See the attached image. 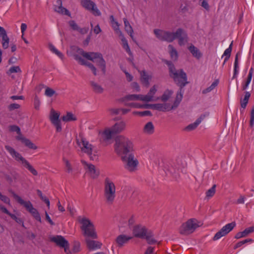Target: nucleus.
Listing matches in <instances>:
<instances>
[{"instance_id": "obj_1", "label": "nucleus", "mask_w": 254, "mask_h": 254, "mask_svg": "<svg viewBox=\"0 0 254 254\" xmlns=\"http://www.w3.org/2000/svg\"><path fill=\"white\" fill-rule=\"evenodd\" d=\"M164 62L169 67L170 76L172 78L174 82L180 87L176 95L181 94L182 99L184 94V90L183 88L189 83L187 81V74L182 69H177L171 62L164 60Z\"/></svg>"}, {"instance_id": "obj_2", "label": "nucleus", "mask_w": 254, "mask_h": 254, "mask_svg": "<svg viewBox=\"0 0 254 254\" xmlns=\"http://www.w3.org/2000/svg\"><path fill=\"white\" fill-rule=\"evenodd\" d=\"M71 49L75 54L82 56L88 60L95 63L96 65L101 69L103 73L106 72V64L103 59L102 55L99 53L85 52L82 49L77 47H72Z\"/></svg>"}, {"instance_id": "obj_3", "label": "nucleus", "mask_w": 254, "mask_h": 254, "mask_svg": "<svg viewBox=\"0 0 254 254\" xmlns=\"http://www.w3.org/2000/svg\"><path fill=\"white\" fill-rule=\"evenodd\" d=\"M132 143L127 137L119 135L115 139L114 145L115 152L119 156L122 157L129 153L132 150Z\"/></svg>"}, {"instance_id": "obj_4", "label": "nucleus", "mask_w": 254, "mask_h": 254, "mask_svg": "<svg viewBox=\"0 0 254 254\" xmlns=\"http://www.w3.org/2000/svg\"><path fill=\"white\" fill-rule=\"evenodd\" d=\"M103 195L107 204H113L116 196V187L113 181L109 177L105 178L104 180Z\"/></svg>"}, {"instance_id": "obj_5", "label": "nucleus", "mask_w": 254, "mask_h": 254, "mask_svg": "<svg viewBox=\"0 0 254 254\" xmlns=\"http://www.w3.org/2000/svg\"><path fill=\"white\" fill-rule=\"evenodd\" d=\"M76 143L82 152L86 154L91 160L96 161L98 159V151L85 138H82L80 141L76 139Z\"/></svg>"}, {"instance_id": "obj_6", "label": "nucleus", "mask_w": 254, "mask_h": 254, "mask_svg": "<svg viewBox=\"0 0 254 254\" xmlns=\"http://www.w3.org/2000/svg\"><path fill=\"white\" fill-rule=\"evenodd\" d=\"M5 149L10 154L15 161L21 163L24 167L28 169L34 176L38 175V172L19 152H17L13 147L5 145Z\"/></svg>"}, {"instance_id": "obj_7", "label": "nucleus", "mask_w": 254, "mask_h": 254, "mask_svg": "<svg viewBox=\"0 0 254 254\" xmlns=\"http://www.w3.org/2000/svg\"><path fill=\"white\" fill-rule=\"evenodd\" d=\"M125 169L129 173H134L138 170L139 162L137 157L131 152L120 157Z\"/></svg>"}, {"instance_id": "obj_8", "label": "nucleus", "mask_w": 254, "mask_h": 254, "mask_svg": "<svg viewBox=\"0 0 254 254\" xmlns=\"http://www.w3.org/2000/svg\"><path fill=\"white\" fill-rule=\"evenodd\" d=\"M14 198L21 205L25 207L26 210L31 214L32 216L38 221L41 222V218L37 210L33 207L32 204L30 201H24L21 197L16 194L14 192L11 191Z\"/></svg>"}, {"instance_id": "obj_9", "label": "nucleus", "mask_w": 254, "mask_h": 254, "mask_svg": "<svg viewBox=\"0 0 254 254\" xmlns=\"http://www.w3.org/2000/svg\"><path fill=\"white\" fill-rule=\"evenodd\" d=\"M199 226L197 220L190 219L182 224L179 231L181 235L187 236L192 233Z\"/></svg>"}, {"instance_id": "obj_10", "label": "nucleus", "mask_w": 254, "mask_h": 254, "mask_svg": "<svg viewBox=\"0 0 254 254\" xmlns=\"http://www.w3.org/2000/svg\"><path fill=\"white\" fill-rule=\"evenodd\" d=\"M182 101V95H176L175 100L172 106L169 103L155 104L152 105L154 109L160 111L166 112L177 108Z\"/></svg>"}, {"instance_id": "obj_11", "label": "nucleus", "mask_w": 254, "mask_h": 254, "mask_svg": "<svg viewBox=\"0 0 254 254\" xmlns=\"http://www.w3.org/2000/svg\"><path fill=\"white\" fill-rule=\"evenodd\" d=\"M153 32L156 38L161 41L170 43L175 40V32L159 29H155Z\"/></svg>"}, {"instance_id": "obj_12", "label": "nucleus", "mask_w": 254, "mask_h": 254, "mask_svg": "<svg viewBox=\"0 0 254 254\" xmlns=\"http://www.w3.org/2000/svg\"><path fill=\"white\" fill-rule=\"evenodd\" d=\"M81 163L83 166L86 173L91 178L93 179L98 178L100 175V171L99 169L97 168L93 164L87 163L85 160H81Z\"/></svg>"}, {"instance_id": "obj_13", "label": "nucleus", "mask_w": 254, "mask_h": 254, "mask_svg": "<svg viewBox=\"0 0 254 254\" xmlns=\"http://www.w3.org/2000/svg\"><path fill=\"white\" fill-rule=\"evenodd\" d=\"M60 113L54 109H51L49 114V119L52 125L55 127L57 132H61L62 127L60 119Z\"/></svg>"}, {"instance_id": "obj_14", "label": "nucleus", "mask_w": 254, "mask_h": 254, "mask_svg": "<svg viewBox=\"0 0 254 254\" xmlns=\"http://www.w3.org/2000/svg\"><path fill=\"white\" fill-rule=\"evenodd\" d=\"M236 225V224L235 222L226 224L215 234L213 238V240L215 241L221 237L225 236L234 228Z\"/></svg>"}, {"instance_id": "obj_15", "label": "nucleus", "mask_w": 254, "mask_h": 254, "mask_svg": "<svg viewBox=\"0 0 254 254\" xmlns=\"http://www.w3.org/2000/svg\"><path fill=\"white\" fill-rule=\"evenodd\" d=\"M81 5L90 11L95 16H100L101 13L96 6V4L91 0H81Z\"/></svg>"}, {"instance_id": "obj_16", "label": "nucleus", "mask_w": 254, "mask_h": 254, "mask_svg": "<svg viewBox=\"0 0 254 254\" xmlns=\"http://www.w3.org/2000/svg\"><path fill=\"white\" fill-rule=\"evenodd\" d=\"M149 231L145 226L138 224L135 225L132 229V234L136 238L143 239Z\"/></svg>"}, {"instance_id": "obj_17", "label": "nucleus", "mask_w": 254, "mask_h": 254, "mask_svg": "<svg viewBox=\"0 0 254 254\" xmlns=\"http://www.w3.org/2000/svg\"><path fill=\"white\" fill-rule=\"evenodd\" d=\"M176 39H178V43L180 46L185 45L188 42L187 34L182 28H178L175 32V40Z\"/></svg>"}, {"instance_id": "obj_18", "label": "nucleus", "mask_w": 254, "mask_h": 254, "mask_svg": "<svg viewBox=\"0 0 254 254\" xmlns=\"http://www.w3.org/2000/svg\"><path fill=\"white\" fill-rule=\"evenodd\" d=\"M73 57L74 59L77 61L79 64L81 65H84L88 67L92 71L94 75H97V69L95 66L91 63L84 60L79 55L77 54L74 53Z\"/></svg>"}, {"instance_id": "obj_19", "label": "nucleus", "mask_w": 254, "mask_h": 254, "mask_svg": "<svg viewBox=\"0 0 254 254\" xmlns=\"http://www.w3.org/2000/svg\"><path fill=\"white\" fill-rule=\"evenodd\" d=\"M85 242L87 249L90 251H94L101 248L102 243L94 240L91 238H85Z\"/></svg>"}, {"instance_id": "obj_20", "label": "nucleus", "mask_w": 254, "mask_h": 254, "mask_svg": "<svg viewBox=\"0 0 254 254\" xmlns=\"http://www.w3.org/2000/svg\"><path fill=\"white\" fill-rule=\"evenodd\" d=\"M0 37H1L2 47L4 49H6L9 47V38L7 36L5 30L0 26Z\"/></svg>"}, {"instance_id": "obj_21", "label": "nucleus", "mask_w": 254, "mask_h": 254, "mask_svg": "<svg viewBox=\"0 0 254 254\" xmlns=\"http://www.w3.org/2000/svg\"><path fill=\"white\" fill-rule=\"evenodd\" d=\"M82 231L85 238H91L92 239H96L98 238V235L94 225H92V227L91 226Z\"/></svg>"}, {"instance_id": "obj_22", "label": "nucleus", "mask_w": 254, "mask_h": 254, "mask_svg": "<svg viewBox=\"0 0 254 254\" xmlns=\"http://www.w3.org/2000/svg\"><path fill=\"white\" fill-rule=\"evenodd\" d=\"M50 240L56 243V245L59 246L61 248H63L66 244H67L68 241L66 240L64 237L57 235L54 237H52L50 238Z\"/></svg>"}, {"instance_id": "obj_23", "label": "nucleus", "mask_w": 254, "mask_h": 254, "mask_svg": "<svg viewBox=\"0 0 254 254\" xmlns=\"http://www.w3.org/2000/svg\"><path fill=\"white\" fill-rule=\"evenodd\" d=\"M126 127V123L124 121H121L116 123L111 127L114 133H119L124 131Z\"/></svg>"}, {"instance_id": "obj_24", "label": "nucleus", "mask_w": 254, "mask_h": 254, "mask_svg": "<svg viewBox=\"0 0 254 254\" xmlns=\"http://www.w3.org/2000/svg\"><path fill=\"white\" fill-rule=\"evenodd\" d=\"M143 133L147 135H150L154 133L155 127L151 122H148L144 125L142 129Z\"/></svg>"}, {"instance_id": "obj_25", "label": "nucleus", "mask_w": 254, "mask_h": 254, "mask_svg": "<svg viewBox=\"0 0 254 254\" xmlns=\"http://www.w3.org/2000/svg\"><path fill=\"white\" fill-rule=\"evenodd\" d=\"M207 116H208L207 114L201 115L194 123L188 125L186 127L185 129L187 131H190L194 129Z\"/></svg>"}, {"instance_id": "obj_26", "label": "nucleus", "mask_w": 254, "mask_h": 254, "mask_svg": "<svg viewBox=\"0 0 254 254\" xmlns=\"http://www.w3.org/2000/svg\"><path fill=\"white\" fill-rule=\"evenodd\" d=\"M57 2L58 5L55 6V8H54L55 11L61 14L69 16L70 15L69 11L66 8L63 7L62 1V0H57Z\"/></svg>"}, {"instance_id": "obj_27", "label": "nucleus", "mask_w": 254, "mask_h": 254, "mask_svg": "<svg viewBox=\"0 0 254 254\" xmlns=\"http://www.w3.org/2000/svg\"><path fill=\"white\" fill-rule=\"evenodd\" d=\"M147 98H145L144 95L141 94H131L126 96L124 100L127 101H142L146 102V99Z\"/></svg>"}, {"instance_id": "obj_28", "label": "nucleus", "mask_w": 254, "mask_h": 254, "mask_svg": "<svg viewBox=\"0 0 254 254\" xmlns=\"http://www.w3.org/2000/svg\"><path fill=\"white\" fill-rule=\"evenodd\" d=\"M131 238V237H128L125 235H120L117 237L116 242L119 247H122Z\"/></svg>"}, {"instance_id": "obj_29", "label": "nucleus", "mask_w": 254, "mask_h": 254, "mask_svg": "<svg viewBox=\"0 0 254 254\" xmlns=\"http://www.w3.org/2000/svg\"><path fill=\"white\" fill-rule=\"evenodd\" d=\"M114 133L112 129L110 128H106L103 131L100 132L102 139L105 141L110 140L112 137V135Z\"/></svg>"}, {"instance_id": "obj_30", "label": "nucleus", "mask_w": 254, "mask_h": 254, "mask_svg": "<svg viewBox=\"0 0 254 254\" xmlns=\"http://www.w3.org/2000/svg\"><path fill=\"white\" fill-rule=\"evenodd\" d=\"M78 221L82 224L81 229L82 231L94 225L88 218L86 217L79 218Z\"/></svg>"}, {"instance_id": "obj_31", "label": "nucleus", "mask_w": 254, "mask_h": 254, "mask_svg": "<svg viewBox=\"0 0 254 254\" xmlns=\"http://www.w3.org/2000/svg\"><path fill=\"white\" fill-rule=\"evenodd\" d=\"M90 84L91 89L94 93L96 94H102L103 93L104 89L100 84L93 81H90Z\"/></svg>"}, {"instance_id": "obj_32", "label": "nucleus", "mask_w": 254, "mask_h": 254, "mask_svg": "<svg viewBox=\"0 0 254 254\" xmlns=\"http://www.w3.org/2000/svg\"><path fill=\"white\" fill-rule=\"evenodd\" d=\"M254 231V228L253 227L248 228L242 232L237 233L235 236V238L239 239L243 237H245Z\"/></svg>"}, {"instance_id": "obj_33", "label": "nucleus", "mask_w": 254, "mask_h": 254, "mask_svg": "<svg viewBox=\"0 0 254 254\" xmlns=\"http://www.w3.org/2000/svg\"><path fill=\"white\" fill-rule=\"evenodd\" d=\"M140 74L142 84L144 86L148 87L149 85V80L151 78V75L147 74L145 71H141Z\"/></svg>"}, {"instance_id": "obj_34", "label": "nucleus", "mask_w": 254, "mask_h": 254, "mask_svg": "<svg viewBox=\"0 0 254 254\" xmlns=\"http://www.w3.org/2000/svg\"><path fill=\"white\" fill-rule=\"evenodd\" d=\"M188 49L193 57L198 59L201 57L202 54L199 49L193 45H191Z\"/></svg>"}, {"instance_id": "obj_35", "label": "nucleus", "mask_w": 254, "mask_h": 254, "mask_svg": "<svg viewBox=\"0 0 254 254\" xmlns=\"http://www.w3.org/2000/svg\"><path fill=\"white\" fill-rule=\"evenodd\" d=\"M124 24H125V31L130 35V37L133 39V31L132 29V27L131 26L130 24H129V22L127 20V18H124L123 19Z\"/></svg>"}, {"instance_id": "obj_36", "label": "nucleus", "mask_w": 254, "mask_h": 254, "mask_svg": "<svg viewBox=\"0 0 254 254\" xmlns=\"http://www.w3.org/2000/svg\"><path fill=\"white\" fill-rule=\"evenodd\" d=\"M252 74H253V68H251L249 71V73L248 77L246 79V80L242 84V90L245 91L248 88L249 85L250 84L251 81L252 80Z\"/></svg>"}, {"instance_id": "obj_37", "label": "nucleus", "mask_w": 254, "mask_h": 254, "mask_svg": "<svg viewBox=\"0 0 254 254\" xmlns=\"http://www.w3.org/2000/svg\"><path fill=\"white\" fill-rule=\"evenodd\" d=\"M62 120L65 122L75 121L77 120L76 116L71 112H67L62 117Z\"/></svg>"}, {"instance_id": "obj_38", "label": "nucleus", "mask_w": 254, "mask_h": 254, "mask_svg": "<svg viewBox=\"0 0 254 254\" xmlns=\"http://www.w3.org/2000/svg\"><path fill=\"white\" fill-rule=\"evenodd\" d=\"M157 91V87L155 85H154L151 88L149 92L147 95H144L145 98H147L146 99V102H150L153 100L154 95Z\"/></svg>"}, {"instance_id": "obj_39", "label": "nucleus", "mask_w": 254, "mask_h": 254, "mask_svg": "<svg viewBox=\"0 0 254 254\" xmlns=\"http://www.w3.org/2000/svg\"><path fill=\"white\" fill-rule=\"evenodd\" d=\"M174 92L171 90H166L160 97L162 101L165 102L169 100L171 98Z\"/></svg>"}, {"instance_id": "obj_40", "label": "nucleus", "mask_w": 254, "mask_h": 254, "mask_svg": "<svg viewBox=\"0 0 254 254\" xmlns=\"http://www.w3.org/2000/svg\"><path fill=\"white\" fill-rule=\"evenodd\" d=\"M251 93L250 92H245V96L244 98L241 99V106L242 108L244 109L246 108Z\"/></svg>"}, {"instance_id": "obj_41", "label": "nucleus", "mask_w": 254, "mask_h": 254, "mask_svg": "<svg viewBox=\"0 0 254 254\" xmlns=\"http://www.w3.org/2000/svg\"><path fill=\"white\" fill-rule=\"evenodd\" d=\"M168 48L171 59L174 61H176L178 57L177 51L172 45H169Z\"/></svg>"}, {"instance_id": "obj_42", "label": "nucleus", "mask_w": 254, "mask_h": 254, "mask_svg": "<svg viewBox=\"0 0 254 254\" xmlns=\"http://www.w3.org/2000/svg\"><path fill=\"white\" fill-rule=\"evenodd\" d=\"M232 45L233 43L232 42L230 45L229 47L225 50L223 55L222 56V58H223V57H225L223 64L225 63V62L229 59L231 56V53L232 49Z\"/></svg>"}, {"instance_id": "obj_43", "label": "nucleus", "mask_w": 254, "mask_h": 254, "mask_svg": "<svg viewBox=\"0 0 254 254\" xmlns=\"http://www.w3.org/2000/svg\"><path fill=\"white\" fill-rule=\"evenodd\" d=\"M218 80H215L209 87L202 90V93L205 94L210 92L218 85Z\"/></svg>"}, {"instance_id": "obj_44", "label": "nucleus", "mask_w": 254, "mask_h": 254, "mask_svg": "<svg viewBox=\"0 0 254 254\" xmlns=\"http://www.w3.org/2000/svg\"><path fill=\"white\" fill-rule=\"evenodd\" d=\"M121 40L122 41V45L123 48L129 55H131V52L126 39L125 37H123V38L121 39Z\"/></svg>"}, {"instance_id": "obj_45", "label": "nucleus", "mask_w": 254, "mask_h": 254, "mask_svg": "<svg viewBox=\"0 0 254 254\" xmlns=\"http://www.w3.org/2000/svg\"><path fill=\"white\" fill-rule=\"evenodd\" d=\"M144 239H145L148 244L150 245L156 243V241L153 238L152 233L150 231L147 233V235L145 236Z\"/></svg>"}, {"instance_id": "obj_46", "label": "nucleus", "mask_w": 254, "mask_h": 254, "mask_svg": "<svg viewBox=\"0 0 254 254\" xmlns=\"http://www.w3.org/2000/svg\"><path fill=\"white\" fill-rule=\"evenodd\" d=\"M21 70L19 66H12L6 72V74L10 75L13 73H21Z\"/></svg>"}, {"instance_id": "obj_47", "label": "nucleus", "mask_w": 254, "mask_h": 254, "mask_svg": "<svg viewBox=\"0 0 254 254\" xmlns=\"http://www.w3.org/2000/svg\"><path fill=\"white\" fill-rule=\"evenodd\" d=\"M215 188L216 185H214L210 189L206 191V198L209 199L214 195L216 191Z\"/></svg>"}, {"instance_id": "obj_48", "label": "nucleus", "mask_w": 254, "mask_h": 254, "mask_svg": "<svg viewBox=\"0 0 254 254\" xmlns=\"http://www.w3.org/2000/svg\"><path fill=\"white\" fill-rule=\"evenodd\" d=\"M49 49L54 53L56 54L58 57H59L61 59H63L64 57V55L59 51L52 44H49Z\"/></svg>"}, {"instance_id": "obj_49", "label": "nucleus", "mask_w": 254, "mask_h": 254, "mask_svg": "<svg viewBox=\"0 0 254 254\" xmlns=\"http://www.w3.org/2000/svg\"><path fill=\"white\" fill-rule=\"evenodd\" d=\"M63 161L64 162V163H65L66 171L68 173H71L73 171V168L72 167L71 163L69 162V161L67 159H66L64 158H63Z\"/></svg>"}, {"instance_id": "obj_50", "label": "nucleus", "mask_w": 254, "mask_h": 254, "mask_svg": "<svg viewBox=\"0 0 254 254\" xmlns=\"http://www.w3.org/2000/svg\"><path fill=\"white\" fill-rule=\"evenodd\" d=\"M23 143L26 146L28 147L30 149L36 150L38 148L36 145H35L33 142H32L29 139L27 138L24 140Z\"/></svg>"}, {"instance_id": "obj_51", "label": "nucleus", "mask_w": 254, "mask_h": 254, "mask_svg": "<svg viewBox=\"0 0 254 254\" xmlns=\"http://www.w3.org/2000/svg\"><path fill=\"white\" fill-rule=\"evenodd\" d=\"M110 19H111V24H112V26L113 28L114 29V30H117V29L120 28H119L120 25H119V23L117 21H115V20L114 18V16L113 15H111L110 16Z\"/></svg>"}, {"instance_id": "obj_52", "label": "nucleus", "mask_w": 254, "mask_h": 254, "mask_svg": "<svg viewBox=\"0 0 254 254\" xmlns=\"http://www.w3.org/2000/svg\"><path fill=\"white\" fill-rule=\"evenodd\" d=\"M56 93V92L55 90H54L53 89L50 88V87H47L45 90V94L46 96L51 97L53 96Z\"/></svg>"}, {"instance_id": "obj_53", "label": "nucleus", "mask_w": 254, "mask_h": 254, "mask_svg": "<svg viewBox=\"0 0 254 254\" xmlns=\"http://www.w3.org/2000/svg\"><path fill=\"white\" fill-rule=\"evenodd\" d=\"M133 114L138 115L140 116H151V113L149 111H142V112H133Z\"/></svg>"}, {"instance_id": "obj_54", "label": "nucleus", "mask_w": 254, "mask_h": 254, "mask_svg": "<svg viewBox=\"0 0 254 254\" xmlns=\"http://www.w3.org/2000/svg\"><path fill=\"white\" fill-rule=\"evenodd\" d=\"M10 217L13 220H14L17 223L22 224V226H24V223L23 220L19 217H17L16 215L11 214L10 215Z\"/></svg>"}, {"instance_id": "obj_55", "label": "nucleus", "mask_w": 254, "mask_h": 254, "mask_svg": "<svg viewBox=\"0 0 254 254\" xmlns=\"http://www.w3.org/2000/svg\"><path fill=\"white\" fill-rule=\"evenodd\" d=\"M0 200L4 203L10 205V199L6 195H3L0 192Z\"/></svg>"}, {"instance_id": "obj_56", "label": "nucleus", "mask_w": 254, "mask_h": 254, "mask_svg": "<svg viewBox=\"0 0 254 254\" xmlns=\"http://www.w3.org/2000/svg\"><path fill=\"white\" fill-rule=\"evenodd\" d=\"M128 106L136 108H146L148 105H141L138 103H130Z\"/></svg>"}, {"instance_id": "obj_57", "label": "nucleus", "mask_w": 254, "mask_h": 254, "mask_svg": "<svg viewBox=\"0 0 254 254\" xmlns=\"http://www.w3.org/2000/svg\"><path fill=\"white\" fill-rule=\"evenodd\" d=\"M40 103V101L39 98L37 96H36L34 98V108L36 110H38L39 109Z\"/></svg>"}, {"instance_id": "obj_58", "label": "nucleus", "mask_w": 254, "mask_h": 254, "mask_svg": "<svg viewBox=\"0 0 254 254\" xmlns=\"http://www.w3.org/2000/svg\"><path fill=\"white\" fill-rule=\"evenodd\" d=\"M8 109L9 111H12L15 109H18L20 108V105L18 104L13 103L8 106Z\"/></svg>"}, {"instance_id": "obj_59", "label": "nucleus", "mask_w": 254, "mask_h": 254, "mask_svg": "<svg viewBox=\"0 0 254 254\" xmlns=\"http://www.w3.org/2000/svg\"><path fill=\"white\" fill-rule=\"evenodd\" d=\"M69 25L73 30L77 31V30L79 29V27L73 20L69 21Z\"/></svg>"}, {"instance_id": "obj_60", "label": "nucleus", "mask_w": 254, "mask_h": 254, "mask_svg": "<svg viewBox=\"0 0 254 254\" xmlns=\"http://www.w3.org/2000/svg\"><path fill=\"white\" fill-rule=\"evenodd\" d=\"M9 130L11 131H15L17 132V133H20V129L17 126H15V125L10 126H9Z\"/></svg>"}, {"instance_id": "obj_61", "label": "nucleus", "mask_w": 254, "mask_h": 254, "mask_svg": "<svg viewBox=\"0 0 254 254\" xmlns=\"http://www.w3.org/2000/svg\"><path fill=\"white\" fill-rule=\"evenodd\" d=\"M109 112L113 115H118L121 112V109L111 108L109 110Z\"/></svg>"}, {"instance_id": "obj_62", "label": "nucleus", "mask_w": 254, "mask_h": 254, "mask_svg": "<svg viewBox=\"0 0 254 254\" xmlns=\"http://www.w3.org/2000/svg\"><path fill=\"white\" fill-rule=\"evenodd\" d=\"M131 88L135 91L139 92L140 90V87L139 85L136 82H132L131 84Z\"/></svg>"}, {"instance_id": "obj_63", "label": "nucleus", "mask_w": 254, "mask_h": 254, "mask_svg": "<svg viewBox=\"0 0 254 254\" xmlns=\"http://www.w3.org/2000/svg\"><path fill=\"white\" fill-rule=\"evenodd\" d=\"M63 248L64 249V252L66 254H71L69 250V244L68 243L63 247Z\"/></svg>"}, {"instance_id": "obj_64", "label": "nucleus", "mask_w": 254, "mask_h": 254, "mask_svg": "<svg viewBox=\"0 0 254 254\" xmlns=\"http://www.w3.org/2000/svg\"><path fill=\"white\" fill-rule=\"evenodd\" d=\"M145 254H156L154 253V248L152 247H148Z\"/></svg>"}]
</instances>
